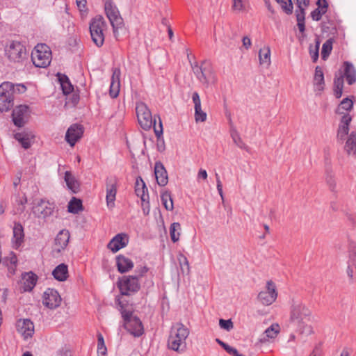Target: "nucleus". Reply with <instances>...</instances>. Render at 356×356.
I'll return each instance as SVG.
<instances>
[{"instance_id": "a19ab883", "label": "nucleus", "mask_w": 356, "mask_h": 356, "mask_svg": "<svg viewBox=\"0 0 356 356\" xmlns=\"http://www.w3.org/2000/svg\"><path fill=\"white\" fill-rule=\"evenodd\" d=\"M181 229V225L179 222H173L170 227V234L171 240L175 243L179 241Z\"/></svg>"}, {"instance_id": "7c9ffc66", "label": "nucleus", "mask_w": 356, "mask_h": 356, "mask_svg": "<svg viewBox=\"0 0 356 356\" xmlns=\"http://www.w3.org/2000/svg\"><path fill=\"white\" fill-rule=\"evenodd\" d=\"M344 75L349 85L356 81L355 69L353 64L348 61L344 63Z\"/></svg>"}, {"instance_id": "052dcab7", "label": "nucleus", "mask_w": 356, "mask_h": 356, "mask_svg": "<svg viewBox=\"0 0 356 356\" xmlns=\"http://www.w3.org/2000/svg\"><path fill=\"white\" fill-rule=\"evenodd\" d=\"M334 88H343V76H336L334 80Z\"/></svg>"}, {"instance_id": "e433bc0d", "label": "nucleus", "mask_w": 356, "mask_h": 356, "mask_svg": "<svg viewBox=\"0 0 356 356\" xmlns=\"http://www.w3.org/2000/svg\"><path fill=\"white\" fill-rule=\"evenodd\" d=\"M62 90L65 95L72 92L74 88L68 77L65 74H58Z\"/></svg>"}, {"instance_id": "7ed1b4c3", "label": "nucleus", "mask_w": 356, "mask_h": 356, "mask_svg": "<svg viewBox=\"0 0 356 356\" xmlns=\"http://www.w3.org/2000/svg\"><path fill=\"white\" fill-rule=\"evenodd\" d=\"M189 333V330L182 323L175 324L170 330L168 347L178 353L184 352L186 348V340Z\"/></svg>"}, {"instance_id": "dca6fc26", "label": "nucleus", "mask_w": 356, "mask_h": 356, "mask_svg": "<svg viewBox=\"0 0 356 356\" xmlns=\"http://www.w3.org/2000/svg\"><path fill=\"white\" fill-rule=\"evenodd\" d=\"M54 207L48 202L43 199L35 202L33 207V212L37 217H46L50 216L53 212Z\"/></svg>"}, {"instance_id": "13d9d810", "label": "nucleus", "mask_w": 356, "mask_h": 356, "mask_svg": "<svg viewBox=\"0 0 356 356\" xmlns=\"http://www.w3.org/2000/svg\"><path fill=\"white\" fill-rule=\"evenodd\" d=\"M143 212L144 215L147 216L150 211V206L149 202V197H145V201H142L141 204Z\"/></svg>"}, {"instance_id": "39448f33", "label": "nucleus", "mask_w": 356, "mask_h": 356, "mask_svg": "<svg viewBox=\"0 0 356 356\" xmlns=\"http://www.w3.org/2000/svg\"><path fill=\"white\" fill-rule=\"evenodd\" d=\"M92 41L97 47H101L104 42V32L107 29V24L101 15L92 18L89 26Z\"/></svg>"}, {"instance_id": "0e129e2a", "label": "nucleus", "mask_w": 356, "mask_h": 356, "mask_svg": "<svg viewBox=\"0 0 356 356\" xmlns=\"http://www.w3.org/2000/svg\"><path fill=\"white\" fill-rule=\"evenodd\" d=\"M326 181L327 183V184L330 186V188L333 190L335 187V180L332 177V176L330 175V176H327V178H326Z\"/></svg>"}, {"instance_id": "09e8293b", "label": "nucleus", "mask_w": 356, "mask_h": 356, "mask_svg": "<svg viewBox=\"0 0 356 356\" xmlns=\"http://www.w3.org/2000/svg\"><path fill=\"white\" fill-rule=\"evenodd\" d=\"M107 348L105 346L104 337L102 334H97V353L102 355H106Z\"/></svg>"}, {"instance_id": "ddd939ff", "label": "nucleus", "mask_w": 356, "mask_h": 356, "mask_svg": "<svg viewBox=\"0 0 356 356\" xmlns=\"http://www.w3.org/2000/svg\"><path fill=\"white\" fill-rule=\"evenodd\" d=\"M61 298L58 291L53 289H47L43 295L42 303L49 309H54L60 306Z\"/></svg>"}, {"instance_id": "4468645a", "label": "nucleus", "mask_w": 356, "mask_h": 356, "mask_svg": "<svg viewBox=\"0 0 356 356\" xmlns=\"http://www.w3.org/2000/svg\"><path fill=\"white\" fill-rule=\"evenodd\" d=\"M12 116L15 126L23 127L29 118V107L26 105H19L15 107L13 111Z\"/></svg>"}, {"instance_id": "b1692460", "label": "nucleus", "mask_w": 356, "mask_h": 356, "mask_svg": "<svg viewBox=\"0 0 356 356\" xmlns=\"http://www.w3.org/2000/svg\"><path fill=\"white\" fill-rule=\"evenodd\" d=\"M116 264L118 271L121 273L128 272L134 268L133 261L122 254L116 257Z\"/></svg>"}, {"instance_id": "4be33fe9", "label": "nucleus", "mask_w": 356, "mask_h": 356, "mask_svg": "<svg viewBox=\"0 0 356 356\" xmlns=\"http://www.w3.org/2000/svg\"><path fill=\"white\" fill-rule=\"evenodd\" d=\"M352 118L349 114H344V115L342 116L337 131V138L339 140H345L346 136L348 134L349 124Z\"/></svg>"}, {"instance_id": "423d86ee", "label": "nucleus", "mask_w": 356, "mask_h": 356, "mask_svg": "<svg viewBox=\"0 0 356 356\" xmlns=\"http://www.w3.org/2000/svg\"><path fill=\"white\" fill-rule=\"evenodd\" d=\"M191 65L194 74L201 83L208 86L210 83H215L216 76L210 62L204 60L200 65L191 63Z\"/></svg>"}, {"instance_id": "72a5a7b5", "label": "nucleus", "mask_w": 356, "mask_h": 356, "mask_svg": "<svg viewBox=\"0 0 356 356\" xmlns=\"http://www.w3.org/2000/svg\"><path fill=\"white\" fill-rule=\"evenodd\" d=\"M344 149L348 155L356 154V133L352 132L350 134L346 140Z\"/></svg>"}, {"instance_id": "c85d7f7f", "label": "nucleus", "mask_w": 356, "mask_h": 356, "mask_svg": "<svg viewBox=\"0 0 356 356\" xmlns=\"http://www.w3.org/2000/svg\"><path fill=\"white\" fill-rule=\"evenodd\" d=\"M135 192L136 195L140 197L141 201H145V197L149 196L145 183L140 177L136 179Z\"/></svg>"}, {"instance_id": "a878e982", "label": "nucleus", "mask_w": 356, "mask_h": 356, "mask_svg": "<svg viewBox=\"0 0 356 356\" xmlns=\"http://www.w3.org/2000/svg\"><path fill=\"white\" fill-rule=\"evenodd\" d=\"M314 86L315 88V91L321 92L324 90V74L321 67L319 66H316L315 68Z\"/></svg>"}, {"instance_id": "58836bf2", "label": "nucleus", "mask_w": 356, "mask_h": 356, "mask_svg": "<svg viewBox=\"0 0 356 356\" xmlns=\"http://www.w3.org/2000/svg\"><path fill=\"white\" fill-rule=\"evenodd\" d=\"M161 200L165 209L168 211H172L174 209L173 201L171 193L169 191H164L161 193Z\"/></svg>"}, {"instance_id": "aec40b11", "label": "nucleus", "mask_w": 356, "mask_h": 356, "mask_svg": "<svg viewBox=\"0 0 356 356\" xmlns=\"http://www.w3.org/2000/svg\"><path fill=\"white\" fill-rule=\"evenodd\" d=\"M120 68L115 67L113 69V74L111 77L109 94L112 98L118 96L120 88Z\"/></svg>"}, {"instance_id": "a211bd4d", "label": "nucleus", "mask_w": 356, "mask_h": 356, "mask_svg": "<svg viewBox=\"0 0 356 356\" xmlns=\"http://www.w3.org/2000/svg\"><path fill=\"white\" fill-rule=\"evenodd\" d=\"M17 330L24 339L31 337L34 333V325L29 319H19L17 322Z\"/></svg>"}, {"instance_id": "6e6552de", "label": "nucleus", "mask_w": 356, "mask_h": 356, "mask_svg": "<svg viewBox=\"0 0 356 356\" xmlns=\"http://www.w3.org/2000/svg\"><path fill=\"white\" fill-rule=\"evenodd\" d=\"M31 59L37 67H47L51 60V51L44 44H38L32 51Z\"/></svg>"}, {"instance_id": "a18cd8bd", "label": "nucleus", "mask_w": 356, "mask_h": 356, "mask_svg": "<svg viewBox=\"0 0 356 356\" xmlns=\"http://www.w3.org/2000/svg\"><path fill=\"white\" fill-rule=\"evenodd\" d=\"M232 9L236 12H244L247 10L248 1L246 0H232Z\"/></svg>"}, {"instance_id": "ea45409f", "label": "nucleus", "mask_w": 356, "mask_h": 356, "mask_svg": "<svg viewBox=\"0 0 356 356\" xmlns=\"http://www.w3.org/2000/svg\"><path fill=\"white\" fill-rule=\"evenodd\" d=\"M24 287L26 291H31L35 285L37 278L33 273H27L24 277Z\"/></svg>"}, {"instance_id": "680f3d73", "label": "nucleus", "mask_w": 356, "mask_h": 356, "mask_svg": "<svg viewBox=\"0 0 356 356\" xmlns=\"http://www.w3.org/2000/svg\"><path fill=\"white\" fill-rule=\"evenodd\" d=\"M317 5L318 8L322 9V13L327 12L328 4L326 0H318Z\"/></svg>"}, {"instance_id": "f03ea898", "label": "nucleus", "mask_w": 356, "mask_h": 356, "mask_svg": "<svg viewBox=\"0 0 356 356\" xmlns=\"http://www.w3.org/2000/svg\"><path fill=\"white\" fill-rule=\"evenodd\" d=\"M136 111L140 127L145 130H148L154 126L155 135L157 138H159L163 134L161 118L158 116L159 126L157 128L156 127V117L155 115L153 117L147 106L141 102L136 103Z\"/></svg>"}, {"instance_id": "603ef678", "label": "nucleus", "mask_w": 356, "mask_h": 356, "mask_svg": "<svg viewBox=\"0 0 356 356\" xmlns=\"http://www.w3.org/2000/svg\"><path fill=\"white\" fill-rule=\"evenodd\" d=\"M219 325L222 329H224L227 331H230L234 327L233 322L231 319H220Z\"/></svg>"}, {"instance_id": "4c0bfd02", "label": "nucleus", "mask_w": 356, "mask_h": 356, "mask_svg": "<svg viewBox=\"0 0 356 356\" xmlns=\"http://www.w3.org/2000/svg\"><path fill=\"white\" fill-rule=\"evenodd\" d=\"M82 207L81 200L74 197L68 204L67 210L70 213L75 214L83 210Z\"/></svg>"}, {"instance_id": "2eb2a0df", "label": "nucleus", "mask_w": 356, "mask_h": 356, "mask_svg": "<svg viewBox=\"0 0 356 356\" xmlns=\"http://www.w3.org/2000/svg\"><path fill=\"white\" fill-rule=\"evenodd\" d=\"M83 134V127L78 124L71 125L67 130L65 140L73 147L76 143L82 137Z\"/></svg>"}, {"instance_id": "5fc2aeb1", "label": "nucleus", "mask_w": 356, "mask_h": 356, "mask_svg": "<svg viewBox=\"0 0 356 356\" xmlns=\"http://www.w3.org/2000/svg\"><path fill=\"white\" fill-rule=\"evenodd\" d=\"M325 13H322V9L317 8L311 13V17L313 20L319 21Z\"/></svg>"}, {"instance_id": "0eeeda50", "label": "nucleus", "mask_w": 356, "mask_h": 356, "mask_svg": "<svg viewBox=\"0 0 356 356\" xmlns=\"http://www.w3.org/2000/svg\"><path fill=\"white\" fill-rule=\"evenodd\" d=\"M104 10L106 17L113 27V34L115 38H118V31L123 27L124 22L116 6L111 0H106L104 4Z\"/></svg>"}, {"instance_id": "20e7f679", "label": "nucleus", "mask_w": 356, "mask_h": 356, "mask_svg": "<svg viewBox=\"0 0 356 356\" xmlns=\"http://www.w3.org/2000/svg\"><path fill=\"white\" fill-rule=\"evenodd\" d=\"M120 306L119 310L124 320V328L134 337H140L143 334V325L139 318L133 315L131 311L124 309L120 300H118Z\"/></svg>"}, {"instance_id": "37998d69", "label": "nucleus", "mask_w": 356, "mask_h": 356, "mask_svg": "<svg viewBox=\"0 0 356 356\" xmlns=\"http://www.w3.org/2000/svg\"><path fill=\"white\" fill-rule=\"evenodd\" d=\"M332 49V40L329 39L326 40L321 50V58L323 60H325L329 55L330 54Z\"/></svg>"}, {"instance_id": "2f4dec72", "label": "nucleus", "mask_w": 356, "mask_h": 356, "mask_svg": "<svg viewBox=\"0 0 356 356\" xmlns=\"http://www.w3.org/2000/svg\"><path fill=\"white\" fill-rule=\"evenodd\" d=\"M348 264L353 266L356 269V243L351 239L348 241Z\"/></svg>"}, {"instance_id": "5701e85b", "label": "nucleus", "mask_w": 356, "mask_h": 356, "mask_svg": "<svg viewBox=\"0 0 356 356\" xmlns=\"http://www.w3.org/2000/svg\"><path fill=\"white\" fill-rule=\"evenodd\" d=\"M70 236V232L67 229H62L58 232L55 238V245L57 252H60L67 247Z\"/></svg>"}, {"instance_id": "de8ad7c7", "label": "nucleus", "mask_w": 356, "mask_h": 356, "mask_svg": "<svg viewBox=\"0 0 356 356\" xmlns=\"http://www.w3.org/2000/svg\"><path fill=\"white\" fill-rule=\"evenodd\" d=\"M319 47H320V42L317 39L316 40V44L314 46L311 44L309 48L310 56H311L313 62H314V63L316 62L318 58Z\"/></svg>"}, {"instance_id": "f257e3e1", "label": "nucleus", "mask_w": 356, "mask_h": 356, "mask_svg": "<svg viewBox=\"0 0 356 356\" xmlns=\"http://www.w3.org/2000/svg\"><path fill=\"white\" fill-rule=\"evenodd\" d=\"M312 312L304 303L299 300H293L290 310V321L293 323L300 333H312V327L306 324Z\"/></svg>"}, {"instance_id": "864d4df0", "label": "nucleus", "mask_w": 356, "mask_h": 356, "mask_svg": "<svg viewBox=\"0 0 356 356\" xmlns=\"http://www.w3.org/2000/svg\"><path fill=\"white\" fill-rule=\"evenodd\" d=\"M149 270V268L144 266H138L135 270L136 275L134 276H138V280L143 277Z\"/></svg>"}, {"instance_id": "f8f14e48", "label": "nucleus", "mask_w": 356, "mask_h": 356, "mask_svg": "<svg viewBox=\"0 0 356 356\" xmlns=\"http://www.w3.org/2000/svg\"><path fill=\"white\" fill-rule=\"evenodd\" d=\"M277 297V293L275 284L269 280L266 284V290L261 291L258 294V300L264 305H270L274 302Z\"/></svg>"}, {"instance_id": "bf43d9fd", "label": "nucleus", "mask_w": 356, "mask_h": 356, "mask_svg": "<svg viewBox=\"0 0 356 356\" xmlns=\"http://www.w3.org/2000/svg\"><path fill=\"white\" fill-rule=\"evenodd\" d=\"M216 177L217 190L218 191V193H219L220 196L222 198V200L223 201L224 200V196H223V192H222V185L221 181L220 179V177H219V175H218V173H216Z\"/></svg>"}, {"instance_id": "c03bdc74", "label": "nucleus", "mask_w": 356, "mask_h": 356, "mask_svg": "<svg viewBox=\"0 0 356 356\" xmlns=\"http://www.w3.org/2000/svg\"><path fill=\"white\" fill-rule=\"evenodd\" d=\"M277 3H279L281 6L282 9L283 11L287 14L291 15L293 13V3L291 0H275Z\"/></svg>"}, {"instance_id": "6e6d98bb", "label": "nucleus", "mask_w": 356, "mask_h": 356, "mask_svg": "<svg viewBox=\"0 0 356 356\" xmlns=\"http://www.w3.org/2000/svg\"><path fill=\"white\" fill-rule=\"evenodd\" d=\"M298 6L299 12L305 11V8L309 5V0H295Z\"/></svg>"}, {"instance_id": "473e14b6", "label": "nucleus", "mask_w": 356, "mask_h": 356, "mask_svg": "<svg viewBox=\"0 0 356 356\" xmlns=\"http://www.w3.org/2000/svg\"><path fill=\"white\" fill-rule=\"evenodd\" d=\"M67 188L73 193H76L79 188V184L70 171H66L64 177Z\"/></svg>"}, {"instance_id": "412c9836", "label": "nucleus", "mask_w": 356, "mask_h": 356, "mask_svg": "<svg viewBox=\"0 0 356 356\" xmlns=\"http://www.w3.org/2000/svg\"><path fill=\"white\" fill-rule=\"evenodd\" d=\"M154 174L157 184L161 186H165L168 182L167 171L161 162H156L154 165Z\"/></svg>"}, {"instance_id": "c756f323", "label": "nucleus", "mask_w": 356, "mask_h": 356, "mask_svg": "<svg viewBox=\"0 0 356 356\" xmlns=\"http://www.w3.org/2000/svg\"><path fill=\"white\" fill-rule=\"evenodd\" d=\"M54 277L60 282L65 281L68 277V268L65 264H60L52 272Z\"/></svg>"}, {"instance_id": "3c124183", "label": "nucleus", "mask_w": 356, "mask_h": 356, "mask_svg": "<svg viewBox=\"0 0 356 356\" xmlns=\"http://www.w3.org/2000/svg\"><path fill=\"white\" fill-rule=\"evenodd\" d=\"M207 116V113L202 110V107L195 109V120L197 122L206 121Z\"/></svg>"}, {"instance_id": "393cba45", "label": "nucleus", "mask_w": 356, "mask_h": 356, "mask_svg": "<svg viewBox=\"0 0 356 356\" xmlns=\"http://www.w3.org/2000/svg\"><path fill=\"white\" fill-rule=\"evenodd\" d=\"M24 229L20 223H15L13 227V243L15 248H18L24 241Z\"/></svg>"}, {"instance_id": "9b49d317", "label": "nucleus", "mask_w": 356, "mask_h": 356, "mask_svg": "<svg viewBox=\"0 0 356 356\" xmlns=\"http://www.w3.org/2000/svg\"><path fill=\"white\" fill-rule=\"evenodd\" d=\"M140 285L138 276H123L119 281V288L122 295L127 296L129 292H136L140 289Z\"/></svg>"}, {"instance_id": "c9c22d12", "label": "nucleus", "mask_w": 356, "mask_h": 356, "mask_svg": "<svg viewBox=\"0 0 356 356\" xmlns=\"http://www.w3.org/2000/svg\"><path fill=\"white\" fill-rule=\"evenodd\" d=\"M259 60L260 65H270V49L268 46L260 49L259 51Z\"/></svg>"}, {"instance_id": "f704fd0d", "label": "nucleus", "mask_w": 356, "mask_h": 356, "mask_svg": "<svg viewBox=\"0 0 356 356\" xmlns=\"http://www.w3.org/2000/svg\"><path fill=\"white\" fill-rule=\"evenodd\" d=\"M353 106V102L349 98L343 99L336 109V113L339 115H344L348 114L347 112L350 111Z\"/></svg>"}, {"instance_id": "e2e57ef3", "label": "nucleus", "mask_w": 356, "mask_h": 356, "mask_svg": "<svg viewBox=\"0 0 356 356\" xmlns=\"http://www.w3.org/2000/svg\"><path fill=\"white\" fill-rule=\"evenodd\" d=\"M242 42H243V47L246 49H248L250 47L251 44H252L251 40H250V38L248 36L243 37V40H242Z\"/></svg>"}, {"instance_id": "4d7b16f0", "label": "nucleus", "mask_w": 356, "mask_h": 356, "mask_svg": "<svg viewBox=\"0 0 356 356\" xmlns=\"http://www.w3.org/2000/svg\"><path fill=\"white\" fill-rule=\"evenodd\" d=\"M192 100L194 104V108H201V100L197 92H194L192 95Z\"/></svg>"}, {"instance_id": "69168bd1", "label": "nucleus", "mask_w": 356, "mask_h": 356, "mask_svg": "<svg viewBox=\"0 0 356 356\" xmlns=\"http://www.w3.org/2000/svg\"><path fill=\"white\" fill-rule=\"evenodd\" d=\"M78 8L81 11H83L86 5V0H76Z\"/></svg>"}, {"instance_id": "338daca9", "label": "nucleus", "mask_w": 356, "mask_h": 356, "mask_svg": "<svg viewBox=\"0 0 356 356\" xmlns=\"http://www.w3.org/2000/svg\"><path fill=\"white\" fill-rule=\"evenodd\" d=\"M343 88H334V93L336 97V98L339 99L341 97L343 93Z\"/></svg>"}, {"instance_id": "49530a36", "label": "nucleus", "mask_w": 356, "mask_h": 356, "mask_svg": "<svg viewBox=\"0 0 356 356\" xmlns=\"http://www.w3.org/2000/svg\"><path fill=\"white\" fill-rule=\"evenodd\" d=\"M178 261L183 273L188 274L190 272L189 263L187 258L182 254L178 256Z\"/></svg>"}, {"instance_id": "cd10ccee", "label": "nucleus", "mask_w": 356, "mask_h": 356, "mask_svg": "<svg viewBox=\"0 0 356 356\" xmlns=\"http://www.w3.org/2000/svg\"><path fill=\"white\" fill-rule=\"evenodd\" d=\"M280 332V326L278 324H273L267 328L259 339V342L266 343L270 339H275Z\"/></svg>"}, {"instance_id": "79ce46f5", "label": "nucleus", "mask_w": 356, "mask_h": 356, "mask_svg": "<svg viewBox=\"0 0 356 356\" xmlns=\"http://www.w3.org/2000/svg\"><path fill=\"white\" fill-rule=\"evenodd\" d=\"M296 19H297V26L298 27L299 31L302 34V37H304V33L305 31V12L301 11L299 12L298 10L296 11Z\"/></svg>"}, {"instance_id": "bb28decb", "label": "nucleus", "mask_w": 356, "mask_h": 356, "mask_svg": "<svg viewBox=\"0 0 356 356\" xmlns=\"http://www.w3.org/2000/svg\"><path fill=\"white\" fill-rule=\"evenodd\" d=\"M15 138L22 145L24 149L31 147L33 135L31 132H20L15 134Z\"/></svg>"}, {"instance_id": "f3484780", "label": "nucleus", "mask_w": 356, "mask_h": 356, "mask_svg": "<svg viewBox=\"0 0 356 356\" xmlns=\"http://www.w3.org/2000/svg\"><path fill=\"white\" fill-rule=\"evenodd\" d=\"M129 243L127 234L120 233L115 235L108 243L107 248L113 252H117L120 249L127 246Z\"/></svg>"}, {"instance_id": "774afa93", "label": "nucleus", "mask_w": 356, "mask_h": 356, "mask_svg": "<svg viewBox=\"0 0 356 356\" xmlns=\"http://www.w3.org/2000/svg\"><path fill=\"white\" fill-rule=\"evenodd\" d=\"M17 90L19 93H22L26 90V87L23 84L15 85V92Z\"/></svg>"}, {"instance_id": "9d476101", "label": "nucleus", "mask_w": 356, "mask_h": 356, "mask_svg": "<svg viewBox=\"0 0 356 356\" xmlns=\"http://www.w3.org/2000/svg\"><path fill=\"white\" fill-rule=\"evenodd\" d=\"M5 52L9 60L14 63H19L26 54L24 46L17 41L9 42L5 48Z\"/></svg>"}, {"instance_id": "6ab92c4d", "label": "nucleus", "mask_w": 356, "mask_h": 356, "mask_svg": "<svg viewBox=\"0 0 356 356\" xmlns=\"http://www.w3.org/2000/svg\"><path fill=\"white\" fill-rule=\"evenodd\" d=\"M117 182L115 179H107L106 180V204L109 208H113L115 205V200L117 193Z\"/></svg>"}, {"instance_id": "8fccbe9b", "label": "nucleus", "mask_w": 356, "mask_h": 356, "mask_svg": "<svg viewBox=\"0 0 356 356\" xmlns=\"http://www.w3.org/2000/svg\"><path fill=\"white\" fill-rule=\"evenodd\" d=\"M232 138L233 139L234 143L241 149H244L248 150L247 145L243 143L241 138L238 135L236 131H234L232 134Z\"/></svg>"}, {"instance_id": "1a4fd4ad", "label": "nucleus", "mask_w": 356, "mask_h": 356, "mask_svg": "<svg viewBox=\"0 0 356 356\" xmlns=\"http://www.w3.org/2000/svg\"><path fill=\"white\" fill-rule=\"evenodd\" d=\"M15 85L3 82L0 85V111H8L14 104Z\"/></svg>"}]
</instances>
